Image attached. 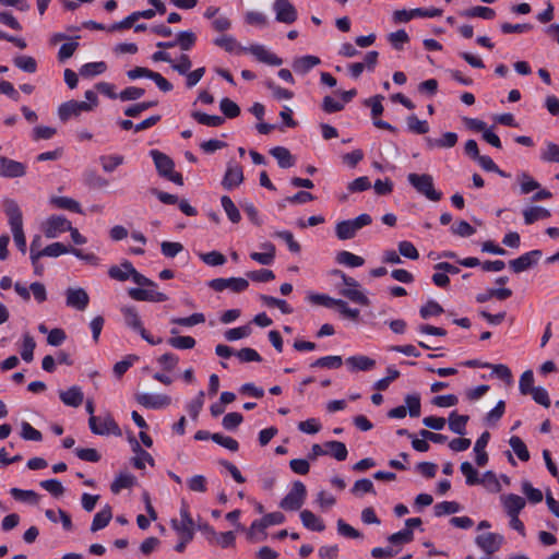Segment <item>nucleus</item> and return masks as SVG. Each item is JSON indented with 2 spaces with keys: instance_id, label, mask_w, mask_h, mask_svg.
Returning <instances> with one entry per match:
<instances>
[{
  "instance_id": "1",
  "label": "nucleus",
  "mask_w": 559,
  "mask_h": 559,
  "mask_svg": "<svg viewBox=\"0 0 559 559\" xmlns=\"http://www.w3.org/2000/svg\"><path fill=\"white\" fill-rule=\"evenodd\" d=\"M3 210L9 218V224L13 234V240L17 249L25 254L26 238L23 231V217L19 204L11 199L3 201Z\"/></svg>"
},
{
  "instance_id": "2",
  "label": "nucleus",
  "mask_w": 559,
  "mask_h": 559,
  "mask_svg": "<svg viewBox=\"0 0 559 559\" xmlns=\"http://www.w3.org/2000/svg\"><path fill=\"white\" fill-rule=\"evenodd\" d=\"M408 182L420 194L425 195L428 200L438 202L442 198V193L437 191L433 186V178L429 174H408Z\"/></svg>"
},
{
  "instance_id": "3",
  "label": "nucleus",
  "mask_w": 559,
  "mask_h": 559,
  "mask_svg": "<svg viewBox=\"0 0 559 559\" xmlns=\"http://www.w3.org/2000/svg\"><path fill=\"white\" fill-rule=\"evenodd\" d=\"M88 426L94 435H114L117 437L121 436V429L108 412L97 416L92 415V417L88 418Z\"/></svg>"
},
{
  "instance_id": "4",
  "label": "nucleus",
  "mask_w": 559,
  "mask_h": 559,
  "mask_svg": "<svg viewBox=\"0 0 559 559\" xmlns=\"http://www.w3.org/2000/svg\"><path fill=\"white\" fill-rule=\"evenodd\" d=\"M372 223L369 214L364 213L354 219L342 221L336 224L335 234L340 240H348L356 236V233Z\"/></svg>"
},
{
  "instance_id": "5",
  "label": "nucleus",
  "mask_w": 559,
  "mask_h": 559,
  "mask_svg": "<svg viewBox=\"0 0 559 559\" xmlns=\"http://www.w3.org/2000/svg\"><path fill=\"white\" fill-rule=\"evenodd\" d=\"M150 154L154 160L158 174L162 177L167 178L168 180L179 186L183 185L182 175L179 173H174L175 164L168 155L157 150H152Z\"/></svg>"
},
{
  "instance_id": "6",
  "label": "nucleus",
  "mask_w": 559,
  "mask_h": 559,
  "mask_svg": "<svg viewBox=\"0 0 559 559\" xmlns=\"http://www.w3.org/2000/svg\"><path fill=\"white\" fill-rule=\"evenodd\" d=\"M333 274L340 276L344 285L346 286L345 288L340 289V294L343 297H346L350 301H354L362 306L369 305V299L362 292L359 290L360 285L354 277L347 276L344 272L340 270H335Z\"/></svg>"
},
{
  "instance_id": "7",
  "label": "nucleus",
  "mask_w": 559,
  "mask_h": 559,
  "mask_svg": "<svg viewBox=\"0 0 559 559\" xmlns=\"http://www.w3.org/2000/svg\"><path fill=\"white\" fill-rule=\"evenodd\" d=\"M307 496L306 486L297 480L293 484L290 491L283 498L280 507L287 511L299 510L305 503Z\"/></svg>"
},
{
  "instance_id": "8",
  "label": "nucleus",
  "mask_w": 559,
  "mask_h": 559,
  "mask_svg": "<svg viewBox=\"0 0 559 559\" xmlns=\"http://www.w3.org/2000/svg\"><path fill=\"white\" fill-rule=\"evenodd\" d=\"M171 527L178 535H185L186 540H192L194 537V521L190 514L189 508L186 503L180 508V521L171 520Z\"/></svg>"
},
{
  "instance_id": "9",
  "label": "nucleus",
  "mask_w": 559,
  "mask_h": 559,
  "mask_svg": "<svg viewBox=\"0 0 559 559\" xmlns=\"http://www.w3.org/2000/svg\"><path fill=\"white\" fill-rule=\"evenodd\" d=\"M209 286L215 292L229 288L234 293H241L249 287V282L242 277L214 278L210 281Z\"/></svg>"
},
{
  "instance_id": "10",
  "label": "nucleus",
  "mask_w": 559,
  "mask_h": 559,
  "mask_svg": "<svg viewBox=\"0 0 559 559\" xmlns=\"http://www.w3.org/2000/svg\"><path fill=\"white\" fill-rule=\"evenodd\" d=\"M92 105L87 102L69 100L58 108V116L61 121H68L71 117H78L84 111H91Z\"/></svg>"
},
{
  "instance_id": "11",
  "label": "nucleus",
  "mask_w": 559,
  "mask_h": 559,
  "mask_svg": "<svg viewBox=\"0 0 559 559\" xmlns=\"http://www.w3.org/2000/svg\"><path fill=\"white\" fill-rule=\"evenodd\" d=\"M72 229L71 222L61 215H51L44 224V234L47 238H56L59 234Z\"/></svg>"
},
{
  "instance_id": "12",
  "label": "nucleus",
  "mask_w": 559,
  "mask_h": 559,
  "mask_svg": "<svg viewBox=\"0 0 559 559\" xmlns=\"http://www.w3.org/2000/svg\"><path fill=\"white\" fill-rule=\"evenodd\" d=\"M242 52L251 53L258 61L269 66H281L283 60L269 51L263 45L254 44L249 47L240 48Z\"/></svg>"
},
{
  "instance_id": "13",
  "label": "nucleus",
  "mask_w": 559,
  "mask_h": 559,
  "mask_svg": "<svg viewBox=\"0 0 559 559\" xmlns=\"http://www.w3.org/2000/svg\"><path fill=\"white\" fill-rule=\"evenodd\" d=\"M139 404L146 408L162 409L170 405L171 399L165 394L139 393L135 395Z\"/></svg>"
},
{
  "instance_id": "14",
  "label": "nucleus",
  "mask_w": 559,
  "mask_h": 559,
  "mask_svg": "<svg viewBox=\"0 0 559 559\" xmlns=\"http://www.w3.org/2000/svg\"><path fill=\"white\" fill-rule=\"evenodd\" d=\"M476 545L486 554L498 551L503 543V536L498 533H485L475 538Z\"/></svg>"
},
{
  "instance_id": "15",
  "label": "nucleus",
  "mask_w": 559,
  "mask_h": 559,
  "mask_svg": "<svg viewBox=\"0 0 559 559\" xmlns=\"http://www.w3.org/2000/svg\"><path fill=\"white\" fill-rule=\"evenodd\" d=\"M273 9L277 22L292 24L297 20V11L289 0H275Z\"/></svg>"
},
{
  "instance_id": "16",
  "label": "nucleus",
  "mask_w": 559,
  "mask_h": 559,
  "mask_svg": "<svg viewBox=\"0 0 559 559\" xmlns=\"http://www.w3.org/2000/svg\"><path fill=\"white\" fill-rule=\"evenodd\" d=\"M542 257L540 250H532L530 252H526L519 258L511 260L509 262L510 267L514 273H521L528 269H531L533 265H535L538 261V259Z\"/></svg>"
},
{
  "instance_id": "17",
  "label": "nucleus",
  "mask_w": 559,
  "mask_h": 559,
  "mask_svg": "<svg viewBox=\"0 0 559 559\" xmlns=\"http://www.w3.org/2000/svg\"><path fill=\"white\" fill-rule=\"evenodd\" d=\"M26 173L24 164L10 159L5 156L0 157V177L17 178L23 177Z\"/></svg>"
},
{
  "instance_id": "18",
  "label": "nucleus",
  "mask_w": 559,
  "mask_h": 559,
  "mask_svg": "<svg viewBox=\"0 0 559 559\" xmlns=\"http://www.w3.org/2000/svg\"><path fill=\"white\" fill-rule=\"evenodd\" d=\"M500 502L507 515L520 514L526 506V500L515 493H504L500 497Z\"/></svg>"
},
{
  "instance_id": "19",
  "label": "nucleus",
  "mask_w": 559,
  "mask_h": 559,
  "mask_svg": "<svg viewBox=\"0 0 559 559\" xmlns=\"http://www.w3.org/2000/svg\"><path fill=\"white\" fill-rule=\"evenodd\" d=\"M66 296L68 307L82 311L88 306L90 297L83 288H68Z\"/></svg>"
},
{
  "instance_id": "20",
  "label": "nucleus",
  "mask_w": 559,
  "mask_h": 559,
  "mask_svg": "<svg viewBox=\"0 0 559 559\" xmlns=\"http://www.w3.org/2000/svg\"><path fill=\"white\" fill-rule=\"evenodd\" d=\"M128 295L136 301L162 302L168 299L166 294L146 288H130Z\"/></svg>"
},
{
  "instance_id": "21",
  "label": "nucleus",
  "mask_w": 559,
  "mask_h": 559,
  "mask_svg": "<svg viewBox=\"0 0 559 559\" xmlns=\"http://www.w3.org/2000/svg\"><path fill=\"white\" fill-rule=\"evenodd\" d=\"M243 181L242 168L236 163H228L222 185L226 190L238 187Z\"/></svg>"
},
{
  "instance_id": "22",
  "label": "nucleus",
  "mask_w": 559,
  "mask_h": 559,
  "mask_svg": "<svg viewBox=\"0 0 559 559\" xmlns=\"http://www.w3.org/2000/svg\"><path fill=\"white\" fill-rule=\"evenodd\" d=\"M376 361L364 355H354L345 360L347 369L352 372L367 371L374 367Z\"/></svg>"
},
{
  "instance_id": "23",
  "label": "nucleus",
  "mask_w": 559,
  "mask_h": 559,
  "mask_svg": "<svg viewBox=\"0 0 559 559\" xmlns=\"http://www.w3.org/2000/svg\"><path fill=\"white\" fill-rule=\"evenodd\" d=\"M59 397L64 405L71 407H79L83 402L84 394L80 386L73 385L68 390L60 391Z\"/></svg>"
},
{
  "instance_id": "24",
  "label": "nucleus",
  "mask_w": 559,
  "mask_h": 559,
  "mask_svg": "<svg viewBox=\"0 0 559 559\" xmlns=\"http://www.w3.org/2000/svg\"><path fill=\"white\" fill-rule=\"evenodd\" d=\"M426 146L429 150L433 148H451L457 142V134L454 132H445L440 139L425 138Z\"/></svg>"
},
{
  "instance_id": "25",
  "label": "nucleus",
  "mask_w": 559,
  "mask_h": 559,
  "mask_svg": "<svg viewBox=\"0 0 559 559\" xmlns=\"http://www.w3.org/2000/svg\"><path fill=\"white\" fill-rule=\"evenodd\" d=\"M490 433L485 431L480 435V437L476 440L474 445L475 461L478 466H485L488 462V454L485 449L489 442Z\"/></svg>"
},
{
  "instance_id": "26",
  "label": "nucleus",
  "mask_w": 559,
  "mask_h": 559,
  "mask_svg": "<svg viewBox=\"0 0 559 559\" xmlns=\"http://www.w3.org/2000/svg\"><path fill=\"white\" fill-rule=\"evenodd\" d=\"M550 216L551 213L549 210L538 205L528 206L523 210V218L526 225H532L537 221L546 219Z\"/></svg>"
},
{
  "instance_id": "27",
  "label": "nucleus",
  "mask_w": 559,
  "mask_h": 559,
  "mask_svg": "<svg viewBox=\"0 0 559 559\" xmlns=\"http://www.w3.org/2000/svg\"><path fill=\"white\" fill-rule=\"evenodd\" d=\"M300 520L302 525L310 531L322 532L325 528L323 520L309 510L300 512Z\"/></svg>"
},
{
  "instance_id": "28",
  "label": "nucleus",
  "mask_w": 559,
  "mask_h": 559,
  "mask_svg": "<svg viewBox=\"0 0 559 559\" xmlns=\"http://www.w3.org/2000/svg\"><path fill=\"white\" fill-rule=\"evenodd\" d=\"M261 248L264 252H252L250 258L262 265L272 264L275 259V246L272 242H264Z\"/></svg>"
},
{
  "instance_id": "29",
  "label": "nucleus",
  "mask_w": 559,
  "mask_h": 559,
  "mask_svg": "<svg viewBox=\"0 0 559 559\" xmlns=\"http://www.w3.org/2000/svg\"><path fill=\"white\" fill-rule=\"evenodd\" d=\"M112 518L111 508L106 504L100 511H98L92 522L91 531L97 532L106 527Z\"/></svg>"
},
{
  "instance_id": "30",
  "label": "nucleus",
  "mask_w": 559,
  "mask_h": 559,
  "mask_svg": "<svg viewBox=\"0 0 559 559\" xmlns=\"http://www.w3.org/2000/svg\"><path fill=\"white\" fill-rule=\"evenodd\" d=\"M320 62V59L316 56H304L294 60L293 69L297 73L306 74Z\"/></svg>"
},
{
  "instance_id": "31",
  "label": "nucleus",
  "mask_w": 559,
  "mask_h": 559,
  "mask_svg": "<svg viewBox=\"0 0 559 559\" xmlns=\"http://www.w3.org/2000/svg\"><path fill=\"white\" fill-rule=\"evenodd\" d=\"M217 354L224 360H227L235 356V358L240 364L261 360V357L258 354V352H217Z\"/></svg>"
},
{
  "instance_id": "32",
  "label": "nucleus",
  "mask_w": 559,
  "mask_h": 559,
  "mask_svg": "<svg viewBox=\"0 0 559 559\" xmlns=\"http://www.w3.org/2000/svg\"><path fill=\"white\" fill-rule=\"evenodd\" d=\"M270 154L276 158L281 168H289L294 165V158L290 152L284 146H276L270 151Z\"/></svg>"
},
{
  "instance_id": "33",
  "label": "nucleus",
  "mask_w": 559,
  "mask_h": 559,
  "mask_svg": "<svg viewBox=\"0 0 559 559\" xmlns=\"http://www.w3.org/2000/svg\"><path fill=\"white\" fill-rule=\"evenodd\" d=\"M468 419L467 415H459L456 412H452L449 416L450 430L461 436L465 435Z\"/></svg>"
},
{
  "instance_id": "34",
  "label": "nucleus",
  "mask_w": 559,
  "mask_h": 559,
  "mask_svg": "<svg viewBox=\"0 0 559 559\" xmlns=\"http://www.w3.org/2000/svg\"><path fill=\"white\" fill-rule=\"evenodd\" d=\"M328 455L333 456L337 461H344L347 457L348 451L345 443L341 441H328L324 443Z\"/></svg>"
},
{
  "instance_id": "35",
  "label": "nucleus",
  "mask_w": 559,
  "mask_h": 559,
  "mask_svg": "<svg viewBox=\"0 0 559 559\" xmlns=\"http://www.w3.org/2000/svg\"><path fill=\"white\" fill-rule=\"evenodd\" d=\"M50 203L58 209L82 213L80 203L69 197H52Z\"/></svg>"
},
{
  "instance_id": "36",
  "label": "nucleus",
  "mask_w": 559,
  "mask_h": 559,
  "mask_svg": "<svg viewBox=\"0 0 559 559\" xmlns=\"http://www.w3.org/2000/svg\"><path fill=\"white\" fill-rule=\"evenodd\" d=\"M122 313L128 326L132 328L139 333H144V328L134 307H124L122 309Z\"/></svg>"
},
{
  "instance_id": "37",
  "label": "nucleus",
  "mask_w": 559,
  "mask_h": 559,
  "mask_svg": "<svg viewBox=\"0 0 559 559\" xmlns=\"http://www.w3.org/2000/svg\"><path fill=\"white\" fill-rule=\"evenodd\" d=\"M214 45L227 52H241L240 48H243L231 35H222L215 38Z\"/></svg>"
},
{
  "instance_id": "38",
  "label": "nucleus",
  "mask_w": 559,
  "mask_h": 559,
  "mask_svg": "<svg viewBox=\"0 0 559 559\" xmlns=\"http://www.w3.org/2000/svg\"><path fill=\"white\" fill-rule=\"evenodd\" d=\"M135 477L130 473H120L112 481L110 489L114 493H119L122 489L130 488L134 485Z\"/></svg>"
},
{
  "instance_id": "39",
  "label": "nucleus",
  "mask_w": 559,
  "mask_h": 559,
  "mask_svg": "<svg viewBox=\"0 0 559 559\" xmlns=\"http://www.w3.org/2000/svg\"><path fill=\"white\" fill-rule=\"evenodd\" d=\"M521 491L526 497L530 503L536 504L543 501V492L540 489L533 487L528 480H523L521 484Z\"/></svg>"
},
{
  "instance_id": "40",
  "label": "nucleus",
  "mask_w": 559,
  "mask_h": 559,
  "mask_svg": "<svg viewBox=\"0 0 559 559\" xmlns=\"http://www.w3.org/2000/svg\"><path fill=\"white\" fill-rule=\"evenodd\" d=\"M191 117L199 123L207 127H219L225 122V119L216 115H207L201 111H192Z\"/></svg>"
},
{
  "instance_id": "41",
  "label": "nucleus",
  "mask_w": 559,
  "mask_h": 559,
  "mask_svg": "<svg viewBox=\"0 0 559 559\" xmlns=\"http://www.w3.org/2000/svg\"><path fill=\"white\" fill-rule=\"evenodd\" d=\"M133 451L135 453V456L133 459V465L136 468L142 469L145 467L146 464L151 466L154 465V459L152 457V455L145 450L141 449L139 443L135 442Z\"/></svg>"
},
{
  "instance_id": "42",
  "label": "nucleus",
  "mask_w": 559,
  "mask_h": 559,
  "mask_svg": "<svg viewBox=\"0 0 559 559\" xmlns=\"http://www.w3.org/2000/svg\"><path fill=\"white\" fill-rule=\"evenodd\" d=\"M478 485H483L487 490L491 492H499L501 490L500 481L496 474L491 471H487L479 477Z\"/></svg>"
},
{
  "instance_id": "43",
  "label": "nucleus",
  "mask_w": 559,
  "mask_h": 559,
  "mask_svg": "<svg viewBox=\"0 0 559 559\" xmlns=\"http://www.w3.org/2000/svg\"><path fill=\"white\" fill-rule=\"evenodd\" d=\"M221 203L230 222L234 224L239 223L241 215L233 200L228 195H223L221 198Z\"/></svg>"
},
{
  "instance_id": "44",
  "label": "nucleus",
  "mask_w": 559,
  "mask_h": 559,
  "mask_svg": "<svg viewBox=\"0 0 559 559\" xmlns=\"http://www.w3.org/2000/svg\"><path fill=\"white\" fill-rule=\"evenodd\" d=\"M461 15L465 17H481L485 20H492L496 16V12L491 8L478 5L465 10L461 13Z\"/></svg>"
},
{
  "instance_id": "45",
  "label": "nucleus",
  "mask_w": 559,
  "mask_h": 559,
  "mask_svg": "<svg viewBox=\"0 0 559 559\" xmlns=\"http://www.w3.org/2000/svg\"><path fill=\"white\" fill-rule=\"evenodd\" d=\"M336 262L349 267H358L361 266L365 261L361 257L356 255L349 251H340L336 254Z\"/></svg>"
},
{
  "instance_id": "46",
  "label": "nucleus",
  "mask_w": 559,
  "mask_h": 559,
  "mask_svg": "<svg viewBox=\"0 0 559 559\" xmlns=\"http://www.w3.org/2000/svg\"><path fill=\"white\" fill-rule=\"evenodd\" d=\"M45 515L51 522L61 521L62 526H63L64 530H67V531H71L72 530L71 518L63 510L58 509L57 511H55V510L49 509V510H46Z\"/></svg>"
},
{
  "instance_id": "47",
  "label": "nucleus",
  "mask_w": 559,
  "mask_h": 559,
  "mask_svg": "<svg viewBox=\"0 0 559 559\" xmlns=\"http://www.w3.org/2000/svg\"><path fill=\"white\" fill-rule=\"evenodd\" d=\"M131 263L128 260H124L120 265H112L108 270V275L116 281L124 282L131 277V273L128 271L127 264Z\"/></svg>"
},
{
  "instance_id": "48",
  "label": "nucleus",
  "mask_w": 559,
  "mask_h": 559,
  "mask_svg": "<svg viewBox=\"0 0 559 559\" xmlns=\"http://www.w3.org/2000/svg\"><path fill=\"white\" fill-rule=\"evenodd\" d=\"M186 485L192 492L204 493L207 490V479L203 475H193L186 480Z\"/></svg>"
},
{
  "instance_id": "49",
  "label": "nucleus",
  "mask_w": 559,
  "mask_h": 559,
  "mask_svg": "<svg viewBox=\"0 0 559 559\" xmlns=\"http://www.w3.org/2000/svg\"><path fill=\"white\" fill-rule=\"evenodd\" d=\"M518 181L520 182L521 194H528L540 187V185L526 173L520 174Z\"/></svg>"
},
{
  "instance_id": "50",
  "label": "nucleus",
  "mask_w": 559,
  "mask_h": 559,
  "mask_svg": "<svg viewBox=\"0 0 559 559\" xmlns=\"http://www.w3.org/2000/svg\"><path fill=\"white\" fill-rule=\"evenodd\" d=\"M509 444L521 461L526 462L530 460V452L520 437H511L509 440Z\"/></svg>"
},
{
  "instance_id": "51",
  "label": "nucleus",
  "mask_w": 559,
  "mask_h": 559,
  "mask_svg": "<svg viewBox=\"0 0 559 559\" xmlns=\"http://www.w3.org/2000/svg\"><path fill=\"white\" fill-rule=\"evenodd\" d=\"M436 516L454 514L461 511V506L455 501H442L433 507Z\"/></svg>"
},
{
  "instance_id": "52",
  "label": "nucleus",
  "mask_w": 559,
  "mask_h": 559,
  "mask_svg": "<svg viewBox=\"0 0 559 559\" xmlns=\"http://www.w3.org/2000/svg\"><path fill=\"white\" fill-rule=\"evenodd\" d=\"M407 128L415 134H426L429 131V124L426 120L418 119L415 115L407 117Z\"/></svg>"
},
{
  "instance_id": "53",
  "label": "nucleus",
  "mask_w": 559,
  "mask_h": 559,
  "mask_svg": "<svg viewBox=\"0 0 559 559\" xmlns=\"http://www.w3.org/2000/svg\"><path fill=\"white\" fill-rule=\"evenodd\" d=\"M107 66L104 61L90 62L80 69V74L85 78L95 76L106 71Z\"/></svg>"
},
{
  "instance_id": "54",
  "label": "nucleus",
  "mask_w": 559,
  "mask_h": 559,
  "mask_svg": "<svg viewBox=\"0 0 559 559\" xmlns=\"http://www.w3.org/2000/svg\"><path fill=\"white\" fill-rule=\"evenodd\" d=\"M15 67L27 73H34L37 70V62L31 56H17L13 59Z\"/></svg>"
},
{
  "instance_id": "55",
  "label": "nucleus",
  "mask_w": 559,
  "mask_h": 559,
  "mask_svg": "<svg viewBox=\"0 0 559 559\" xmlns=\"http://www.w3.org/2000/svg\"><path fill=\"white\" fill-rule=\"evenodd\" d=\"M197 41V36L191 31H183L177 34L176 43L181 50H190Z\"/></svg>"
},
{
  "instance_id": "56",
  "label": "nucleus",
  "mask_w": 559,
  "mask_h": 559,
  "mask_svg": "<svg viewBox=\"0 0 559 559\" xmlns=\"http://www.w3.org/2000/svg\"><path fill=\"white\" fill-rule=\"evenodd\" d=\"M259 524H262L261 520L253 521L247 532L248 538L251 542H262L266 538L265 526H260Z\"/></svg>"
},
{
  "instance_id": "57",
  "label": "nucleus",
  "mask_w": 559,
  "mask_h": 559,
  "mask_svg": "<svg viewBox=\"0 0 559 559\" xmlns=\"http://www.w3.org/2000/svg\"><path fill=\"white\" fill-rule=\"evenodd\" d=\"M260 298L265 306L277 307L285 314H289L293 312L292 307L283 299H278L267 295H261Z\"/></svg>"
},
{
  "instance_id": "58",
  "label": "nucleus",
  "mask_w": 559,
  "mask_h": 559,
  "mask_svg": "<svg viewBox=\"0 0 559 559\" xmlns=\"http://www.w3.org/2000/svg\"><path fill=\"white\" fill-rule=\"evenodd\" d=\"M219 109L225 115V117L231 119L236 118L240 115L239 106L228 97H225L219 103Z\"/></svg>"
},
{
  "instance_id": "59",
  "label": "nucleus",
  "mask_w": 559,
  "mask_h": 559,
  "mask_svg": "<svg viewBox=\"0 0 559 559\" xmlns=\"http://www.w3.org/2000/svg\"><path fill=\"white\" fill-rule=\"evenodd\" d=\"M64 253H70V247H67L61 242H53L41 249V257L57 258Z\"/></svg>"
},
{
  "instance_id": "60",
  "label": "nucleus",
  "mask_w": 559,
  "mask_h": 559,
  "mask_svg": "<svg viewBox=\"0 0 559 559\" xmlns=\"http://www.w3.org/2000/svg\"><path fill=\"white\" fill-rule=\"evenodd\" d=\"M540 158L547 163H559V145L554 142H547Z\"/></svg>"
},
{
  "instance_id": "61",
  "label": "nucleus",
  "mask_w": 559,
  "mask_h": 559,
  "mask_svg": "<svg viewBox=\"0 0 559 559\" xmlns=\"http://www.w3.org/2000/svg\"><path fill=\"white\" fill-rule=\"evenodd\" d=\"M443 312V308L435 300H429L419 310L423 319L439 316Z\"/></svg>"
},
{
  "instance_id": "62",
  "label": "nucleus",
  "mask_w": 559,
  "mask_h": 559,
  "mask_svg": "<svg viewBox=\"0 0 559 559\" xmlns=\"http://www.w3.org/2000/svg\"><path fill=\"white\" fill-rule=\"evenodd\" d=\"M414 533L411 528H403L402 531L389 536L388 540L393 545H404L413 540Z\"/></svg>"
},
{
  "instance_id": "63",
  "label": "nucleus",
  "mask_w": 559,
  "mask_h": 559,
  "mask_svg": "<svg viewBox=\"0 0 559 559\" xmlns=\"http://www.w3.org/2000/svg\"><path fill=\"white\" fill-rule=\"evenodd\" d=\"M460 468L462 474L465 476L466 484L468 486L478 485V472L473 467V465L469 462H463Z\"/></svg>"
},
{
  "instance_id": "64",
  "label": "nucleus",
  "mask_w": 559,
  "mask_h": 559,
  "mask_svg": "<svg viewBox=\"0 0 559 559\" xmlns=\"http://www.w3.org/2000/svg\"><path fill=\"white\" fill-rule=\"evenodd\" d=\"M252 329L249 324L229 329L225 332V338L229 342L237 341L250 335Z\"/></svg>"
}]
</instances>
